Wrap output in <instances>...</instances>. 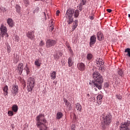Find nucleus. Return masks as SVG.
Segmentation results:
<instances>
[{"label": "nucleus", "mask_w": 130, "mask_h": 130, "mask_svg": "<svg viewBox=\"0 0 130 130\" xmlns=\"http://www.w3.org/2000/svg\"><path fill=\"white\" fill-rule=\"evenodd\" d=\"M89 84L91 85V82H90Z\"/></svg>", "instance_id": "nucleus-58"}, {"label": "nucleus", "mask_w": 130, "mask_h": 130, "mask_svg": "<svg viewBox=\"0 0 130 130\" xmlns=\"http://www.w3.org/2000/svg\"><path fill=\"white\" fill-rule=\"evenodd\" d=\"M54 57H55V58H58V55H57L56 54H55L54 55Z\"/></svg>", "instance_id": "nucleus-48"}, {"label": "nucleus", "mask_w": 130, "mask_h": 130, "mask_svg": "<svg viewBox=\"0 0 130 130\" xmlns=\"http://www.w3.org/2000/svg\"><path fill=\"white\" fill-rule=\"evenodd\" d=\"M7 48L8 53H10V52H11V46H10V45H7Z\"/></svg>", "instance_id": "nucleus-39"}, {"label": "nucleus", "mask_w": 130, "mask_h": 130, "mask_svg": "<svg viewBox=\"0 0 130 130\" xmlns=\"http://www.w3.org/2000/svg\"><path fill=\"white\" fill-rule=\"evenodd\" d=\"M71 129L72 130H75L76 129L75 125L73 124L71 126Z\"/></svg>", "instance_id": "nucleus-45"}, {"label": "nucleus", "mask_w": 130, "mask_h": 130, "mask_svg": "<svg viewBox=\"0 0 130 130\" xmlns=\"http://www.w3.org/2000/svg\"><path fill=\"white\" fill-rule=\"evenodd\" d=\"M53 29H54V28H53V27H52L51 26H50V30L51 31H53Z\"/></svg>", "instance_id": "nucleus-50"}, {"label": "nucleus", "mask_w": 130, "mask_h": 130, "mask_svg": "<svg viewBox=\"0 0 130 130\" xmlns=\"http://www.w3.org/2000/svg\"><path fill=\"white\" fill-rule=\"evenodd\" d=\"M52 22H53V21H51V23H52Z\"/></svg>", "instance_id": "nucleus-60"}, {"label": "nucleus", "mask_w": 130, "mask_h": 130, "mask_svg": "<svg viewBox=\"0 0 130 130\" xmlns=\"http://www.w3.org/2000/svg\"><path fill=\"white\" fill-rule=\"evenodd\" d=\"M35 86V80L34 78L30 77L27 80V89L28 92H32L34 86Z\"/></svg>", "instance_id": "nucleus-5"}, {"label": "nucleus", "mask_w": 130, "mask_h": 130, "mask_svg": "<svg viewBox=\"0 0 130 130\" xmlns=\"http://www.w3.org/2000/svg\"><path fill=\"white\" fill-rule=\"evenodd\" d=\"M68 64L70 68L72 67L73 64H74V58H73V57H70L68 58Z\"/></svg>", "instance_id": "nucleus-17"}, {"label": "nucleus", "mask_w": 130, "mask_h": 130, "mask_svg": "<svg viewBox=\"0 0 130 130\" xmlns=\"http://www.w3.org/2000/svg\"><path fill=\"white\" fill-rule=\"evenodd\" d=\"M75 14V11L73 10L69 9L66 14V17L67 19V22L70 25L74 22V18L73 16Z\"/></svg>", "instance_id": "nucleus-4"}, {"label": "nucleus", "mask_w": 130, "mask_h": 130, "mask_svg": "<svg viewBox=\"0 0 130 130\" xmlns=\"http://www.w3.org/2000/svg\"><path fill=\"white\" fill-rule=\"evenodd\" d=\"M118 74L119 76H120V77L123 76V72L121 70L118 71Z\"/></svg>", "instance_id": "nucleus-30"}, {"label": "nucleus", "mask_w": 130, "mask_h": 130, "mask_svg": "<svg viewBox=\"0 0 130 130\" xmlns=\"http://www.w3.org/2000/svg\"><path fill=\"white\" fill-rule=\"evenodd\" d=\"M12 110L14 112H18V106L17 105H14L12 106Z\"/></svg>", "instance_id": "nucleus-25"}, {"label": "nucleus", "mask_w": 130, "mask_h": 130, "mask_svg": "<svg viewBox=\"0 0 130 130\" xmlns=\"http://www.w3.org/2000/svg\"><path fill=\"white\" fill-rule=\"evenodd\" d=\"M23 3L27 6L29 5V0H23Z\"/></svg>", "instance_id": "nucleus-37"}, {"label": "nucleus", "mask_w": 130, "mask_h": 130, "mask_svg": "<svg viewBox=\"0 0 130 130\" xmlns=\"http://www.w3.org/2000/svg\"><path fill=\"white\" fill-rule=\"evenodd\" d=\"M93 57V55L91 53H88L87 55V59H88V60H90L91 59H92Z\"/></svg>", "instance_id": "nucleus-27"}, {"label": "nucleus", "mask_w": 130, "mask_h": 130, "mask_svg": "<svg viewBox=\"0 0 130 130\" xmlns=\"http://www.w3.org/2000/svg\"><path fill=\"white\" fill-rule=\"evenodd\" d=\"M15 8L16 9L17 13H18V14H20V13H21V7H20V6L17 5L16 6Z\"/></svg>", "instance_id": "nucleus-26"}, {"label": "nucleus", "mask_w": 130, "mask_h": 130, "mask_svg": "<svg viewBox=\"0 0 130 130\" xmlns=\"http://www.w3.org/2000/svg\"><path fill=\"white\" fill-rule=\"evenodd\" d=\"M25 71H26V75H28L30 74V69L28 68V65L26 64L25 68H24Z\"/></svg>", "instance_id": "nucleus-24"}, {"label": "nucleus", "mask_w": 130, "mask_h": 130, "mask_svg": "<svg viewBox=\"0 0 130 130\" xmlns=\"http://www.w3.org/2000/svg\"><path fill=\"white\" fill-rule=\"evenodd\" d=\"M100 71H101V72H105V68L103 67V65H102L99 68Z\"/></svg>", "instance_id": "nucleus-32"}, {"label": "nucleus", "mask_w": 130, "mask_h": 130, "mask_svg": "<svg viewBox=\"0 0 130 130\" xmlns=\"http://www.w3.org/2000/svg\"><path fill=\"white\" fill-rule=\"evenodd\" d=\"M87 97H90V94L89 93L87 94Z\"/></svg>", "instance_id": "nucleus-54"}, {"label": "nucleus", "mask_w": 130, "mask_h": 130, "mask_svg": "<svg viewBox=\"0 0 130 130\" xmlns=\"http://www.w3.org/2000/svg\"><path fill=\"white\" fill-rule=\"evenodd\" d=\"M56 44V41L52 39H48L46 42V47L47 48H51Z\"/></svg>", "instance_id": "nucleus-6"}, {"label": "nucleus", "mask_w": 130, "mask_h": 130, "mask_svg": "<svg viewBox=\"0 0 130 130\" xmlns=\"http://www.w3.org/2000/svg\"><path fill=\"white\" fill-rule=\"evenodd\" d=\"M50 77L52 80H55L56 78V72H55V71H53L50 74Z\"/></svg>", "instance_id": "nucleus-19"}, {"label": "nucleus", "mask_w": 130, "mask_h": 130, "mask_svg": "<svg viewBox=\"0 0 130 130\" xmlns=\"http://www.w3.org/2000/svg\"><path fill=\"white\" fill-rule=\"evenodd\" d=\"M16 56H18V55H16Z\"/></svg>", "instance_id": "nucleus-61"}, {"label": "nucleus", "mask_w": 130, "mask_h": 130, "mask_svg": "<svg viewBox=\"0 0 130 130\" xmlns=\"http://www.w3.org/2000/svg\"><path fill=\"white\" fill-rule=\"evenodd\" d=\"M96 36L99 41H102V40H103L104 39V37H103V34H102V32L100 31L97 33Z\"/></svg>", "instance_id": "nucleus-14"}, {"label": "nucleus", "mask_w": 130, "mask_h": 130, "mask_svg": "<svg viewBox=\"0 0 130 130\" xmlns=\"http://www.w3.org/2000/svg\"><path fill=\"white\" fill-rule=\"evenodd\" d=\"M128 18H129V17H130V14H128Z\"/></svg>", "instance_id": "nucleus-56"}, {"label": "nucleus", "mask_w": 130, "mask_h": 130, "mask_svg": "<svg viewBox=\"0 0 130 130\" xmlns=\"http://www.w3.org/2000/svg\"><path fill=\"white\" fill-rule=\"evenodd\" d=\"M43 14L45 16V19L46 20L47 18H46V14H45V12H43Z\"/></svg>", "instance_id": "nucleus-53"}, {"label": "nucleus", "mask_w": 130, "mask_h": 130, "mask_svg": "<svg viewBox=\"0 0 130 130\" xmlns=\"http://www.w3.org/2000/svg\"><path fill=\"white\" fill-rule=\"evenodd\" d=\"M75 106L77 110L81 112V111L82 110V106H81V104H80L79 103H77L76 104Z\"/></svg>", "instance_id": "nucleus-22"}, {"label": "nucleus", "mask_w": 130, "mask_h": 130, "mask_svg": "<svg viewBox=\"0 0 130 130\" xmlns=\"http://www.w3.org/2000/svg\"><path fill=\"white\" fill-rule=\"evenodd\" d=\"M26 36L28 38L30 39V40H34V39L35 38V35H34V32L33 31H28L26 34Z\"/></svg>", "instance_id": "nucleus-10"}, {"label": "nucleus", "mask_w": 130, "mask_h": 130, "mask_svg": "<svg viewBox=\"0 0 130 130\" xmlns=\"http://www.w3.org/2000/svg\"><path fill=\"white\" fill-rule=\"evenodd\" d=\"M9 90L8 88V85H6L3 88V91L4 92V95L5 96H7L8 94H9V92H8V90Z\"/></svg>", "instance_id": "nucleus-20"}, {"label": "nucleus", "mask_w": 130, "mask_h": 130, "mask_svg": "<svg viewBox=\"0 0 130 130\" xmlns=\"http://www.w3.org/2000/svg\"><path fill=\"white\" fill-rule=\"evenodd\" d=\"M63 115L62 114V113H61V112H58L56 114V119H60V118H61V117H62Z\"/></svg>", "instance_id": "nucleus-23"}, {"label": "nucleus", "mask_w": 130, "mask_h": 130, "mask_svg": "<svg viewBox=\"0 0 130 130\" xmlns=\"http://www.w3.org/2000/svg\"><path fill=\"white\" fill-rule=\"evenodd\" d=\"M36 120L37 126L40 130H47V126L46 124L47 123V120L45 119L44 114H40L37 116Z\"/></svg>", "instance_id": "nucleus-2"}, {"label": "nucleus", "mask_w": 130, "mask_h": 130, "mask_svg": "<svg viewBox=\"0 0 130 130\" xmlns=\"http://www.w3.org/2000/svg\"><path fill=\"white\" fill-rule=\"evenodd\" d=\"M107 11L108 13H111V12H112L111 9H107Z\"/></svg>", "instance_id": "nucleus-49"}, {"label": "nucleus", "mask_w": 130, "mask_h": 130, "mask_svg": "<svg viewBox=\"0 0 130 130\" xmlns=\"http://www.w3.org/2000/svg\"><path fill=\"white\" fill-rule=\"evenodd\" d=\"M35 65L36 67H40L41 66V61L40 59H36L35 61Z\"/></svg>", "instance_id": "nucleus-18"}, {"label": "nucleus", "mask_w": 130, "mask_h": 130, "mask_svg": "<svg viewBox=\"0 0 130 130\" xmlns=\"http://www.w3.org/2000/svg\"><path fill=\"white\" fill-rule=\"evenodd\" d=\"M96 64H98V66L101 67V66H103L104 64V61H103V60L100 58H98L96 59Z\"/></svg>", "instance_id": "nucleus-15"}, {"label": "nucleus", "mask_w": 130, "mask_h": 130, "mask_svg": "<svg viewBox=\"0 0 130 130\" xmlns=\"http://www.w3.org/2000/svg\"><path fill=\"white\" fill-rule=\"evenodd\" d=\"M95 42H96V36L95 35H93L90 37L89 45H93V44H95Z\"/></svg>", "instance_id": "nucleus-12"}, {"label": "nucleus", "mask_w": 130, "mask_h": 130, "mask_svg": "<svg viewBox=\"0 0 130 130\" xmlns=\"http://www.w3.org/2000/svg\"><path fill=\"white\" fill-rule=\"evenodd\" d=\"M14 60H15V61L16 62H17L18 61H19V59H16V57L14 58Z\"/></svg>", "instance_id": "nucleus-51"}, {"label": "nucleus", "mask_w": 130, "mask_h": 130, "mask_svg": "<svg viewBox=\"0 0 130 130\" xmlns=\"http://www.w3.org/2000/svg\"><path fill=\"white\" fill-rule=\"evenodd\" d=\"M116 97L119 100H121L122 96L120 95V94H116Z\"/></svg>", "instance_id": "nucleus-38"}, {"label": "nucleus", "mask_w": 130, "mask_h": 130, "mask_svg": "<svg viewBox=\"0 0 130 130\" xmlns=\"http://www.w3.org/2000/svg\"><path fill=\"white\" fill-rule=\"evenodd\" d=\"M0 31H1V34L3 37L7 34V27L4 25V24H2L0 27Z\"/></svg>", "instance_id": "nucleus-8"}, {"label": "nucleus", "mask_w": 130, "mask_h": 130, "mask_svg": "<svg viewBox=\"0 0 130 130\" xmlns=\"http://www.w3.org/2000/svg\"><path fill=\"white\" fill-rule=\"evenodd\" d=\"M82 7H83L82 6L79 5V11H80V12H81V11H82V10L83 9Z\"/></svg>", "instance_id": "nucleus-46"}, {"label": "nucleus", "mask_w": 130, "mask_h": 130, "mask_svg": "<svg viewBox=\"0 0 130 130\" xmlns=\"http://www.w3.org/2000/svg\"><path fill=\"white\" fill-rule=\"evenodd\" d=\"M24 64L23 63H19L17 66V70L19 71V75H22V73H23Z\"/></svg>", "instance_id": "nucleus-11"}, {"label": "nucleus", "mask_w": 130, "mask_h": 130, "mask_svg": "<svg viewBox=\"0 0 130 130\" xmlns=\"http://www.w3.org/2000/svg\"><path fill=\"white\" fill-rule=\"evenodd\" d=\"M63 101L65 102V105L66 106H70V102L68 101V100L66 99H63Z\"/></svg>", "instance_id": "nucleus-31"}, {"label": "nucleus", "mask_w": 130, "mask_h": 130, "mask_svg": "<svg viewBox=\"0 0 130 130\" xmlns=\"http://www.w3.org/2000/svg\"><path fill=\"white\" fill-rule=\"evenodd\" d=\"M19 92V87L18 85L14 84L12 88V93L13 94V96H16L17 93Z\"/></svg>", "instance_id": "nucleus-9"}, {"label": "nucleus", "mask_w": 130, "mask_h": 130, "mask_svg": "<svg viewBox=\"0 0 130 130\" xmlns=\"http://www.w3.org/2000/svg\"><path fill=\"white\" fill-rule=\"evenodd\" d=\"M89 18H90V20H93V19H94V17L92 16H89Z\"/></svg>", "instance_id": "nucleus-52"}, {"label": "nucleus", "mask_w": 130, "mask_h": 130, "mask_svg": "<svg viewBox=\"0 0 130 130\" xmlns=\"http://www.w3.org/2000/svg\"><path fill=\"white\" fill-rule=\"evenodd\" d=\"M73 25L76 26V27H78V20H75L73 23Z\"/></svg>", "instance_id": "nucleus-41"}, {"label": "nucleus", "mask_w": 130, "mask_h": 130, "mask_svg": "<svg viewBox=\"0 0 130 130\" xmlns=\"http://www.w3.org/2000/svg\"><path fill=\"white\" fill-rule=\"evenodd\" d=\"M77 28V25H73L72 27V31H75Z\"/></svg>", "instance_id": "nucleus-44"}, {"label": "nucleus", "mask_w": 130, "mask_h": 130, "mask_svg": "<svg viewBox=\"0 0 130 130\" xmlns=\"http://www.w3.org/2000/svg\"><path fill=\"white\" fill-rule=\"evenodd\" d=\"M35 1H39V0H35Z\"/></svg>", "instance_id": "nucleus-59"}, {"label": "nucleus", "mask_w": 130, "mask_h": 130, "mask_svg": "<svg viewBox=\"0 0 130 130\" xmlns=\"http://www.w3.org/2000/svg\"><path fill=\"white\" fill-rule=\"evenodd\" d=\"M6 37H9V35H8V34H6Z\"/></svg>", "instance_id": "nucleus-55"}, {"label": "nucleus", "mask_w": 130, "mask_h": 130, "mask_svg": "<svg viewBox=\"0 0 130 130\" xmlns=\"http://www.w3.org/2000/svg\"><path fill=\"white\" fill-rule=\"evenodd\" d=\"M74 17H75V18H78V17H79V10H76L75 11V12H74Z\"/></svg>", "instance_id": "nucleus-28"}, {"label": "nucleus", "mask_w": 130, "mask_h": 130, "mask_svg": "<svg viewBox=\"0 0 130 130\" xmlns=\"http://www.w3.org/2000/svg\"><path fill=\"white\" fill-rule=\"evenodd\" d=\"M95 89V91H97V89L96 88H94Z\"/></svg>", "instance_id": "nucleus-57"}, {"label": "nucleus", "mask_w": 130, "mask_h": 130, "mask_svg": "<svg viewBox=\"0 0 130 130\" xmlns=\"http://www.w3.org/2000/svg\"><path fill=\"white\" fill-rule=\"evenodd\" d=\"M85 5H86V0H82L80 2V5L83 6Z\"/></svg>", "instance_id": "nucleus-35"}, {"label": "nucleus", "mask_w": 130, "mask_h": 130, "mask_svg": "<svg viewBox=\"0 0 130 130\" xmlns=\"http://www.w3.org/2000/svg\"><path fill=\"white\" fill-rule=\"evenodd\" d=\"M104 86H105V88H108L109 87V84L106 82L105 83Z\"/></svg>", "instance_id": "nucleus-42"}, {"label": "nucleus", "mask_w": 130, "mask_h": 130, "mask_svg": "<svg viewBox=\"0 0 130 130\" xmlns=\"http://www.w3.org/2000/svg\"><path fill=\"white\" fill-rule=\"evenodd\" d=\"M125 52H127V55L130 57V48H127L125 50Z\"/></svg>", "instance_id": "nucleus-29"}, {"label": "nucleus", "mask_w": 130, "mask_h": 130, "mask_svg": "<svg viewBox=\"0 0 130 130\" xmlns=\"http://www.w3.org/2000/svg\"><path fill=\"white\" fill-rule=\"evenodd\" d=\"M15 39V41H17V42H19L20 41V38H19V36H16Z\"/></svg>", "instance_id": "nucleus-40"}, {"label": "nucleus", "mask_w": 130, "mask_h": 130, "mask_svg": "<svg viewBox=\"0 0 130 130\" xmlns=\"http://www.w3.org/2000/svg\"><path fill=\"white\" fill-rule=\"evenodd\" d=\"M59 13H60V12L59 11V10H57L56 12V14L57 16H59Z\"/></svg>", "instance_id": "nucleus-47"}, {"label": "nucleus", "mask_w": 130, "mask_h": 130, "mask_svg": "<svg viewBox=\"0 0 130 130\" xmlns=\"http://www.w3.org/2000/svg\"><path fill=\"white\" fill-rule=\"evenodd\" d=\"M130 125V121L127 120L126 122L124 123H122L120 126V130H129V126Z\"/></svg>", "instance_id": "nucleus-7"}, {"label": "nucleus", "mask_w": 130, "mask_h": 130, "mask_svg": "<svg viewBox=\"0 0 130 130\" xmlns=\"http://www.w3.org/2000/svg\"><path fill=\"white\" fill-rule=\"evenodd\" d=\"M39 45L40 46H43V45H44V42H43V41H41L40 42Z\"/></svg>", "instance_id": "nucleus-43"}, {"label": "nucleus", "mask_w": 130, "mask_h": 130, "mask_svg": "<svg viewBox=\"0 0 130 130\" xmlns=\"http://www.w3.org/2000/svg\"><path fill=\"white\" fill-rule=\"evenodd\" d=\"M77 67L79 71H85V64L83 63H79Z\"/></svg>", "instance_id": "nucleus-13"}, {"label": "nucleus", "mask_w": 130, "mask_h": 130, "mask_svg": "<svg viewBox=\"0 0 130 130\" xmlns=\"http://www.w3.org/2000/svg\"><path fill=\"white\" fill-rule=\"evenodd\" d=\"M39 12V7H36L35 10L33 11V14H35V13H38Z\"/></svg>", "instance_id": "nucleus-36"}, {"label": "nucleus", "mask_w": 130, "mask_h": 130, "mask_svg": "<svg viewBox=\"0 0 130 130\" xmlns=\"http://www.w3.org/2000/svg\"><path fill=\"white\" fill-rule=\"evenodd\" d=\"M112 119V116L110 114H108L106 116H103V120L101 124L103 129H106V128L110 125Z\"/></svg>", "instance_id": "nucleus-3"}, {"label": "nucleus", "mask_w": 130, "mask_h": 130, "mask_svg": "<svg viewBox=\"0 0 130 130\" xmlns=\"http://www.w3.org/2000/svg\"><path fill=\"white\" fill-rule=\"evenodd\" d=\"M8 114L9 116H13V115H14V112L13 111H9L8 112Z\"/></svg>", "instance_id": "nucleus-34"}, {"label": "nucleus", "mask_w": 130, "mask_h": 130, "mask_svg": "<svg viewBox=\"0 0 130 130\" xmlns=\"http://www.w3.org/2000/svg\"><path fill=\"white\" fill-rule=\"evenodd\" d=\"M0 10L1 11V12H3V13L7 12V9L2 6L0 7Z\"/></svg>", "instance_id": "nucleus-33"}, {"label": "nucleus", "mask_w": 130, "mask_h": 130, "mask_svg": "<svg viewBox=\"0 0 130 130\" xmlns=\"http://www.w3.org/2000/svg\"><path fill=\"white\" fill-rule=\"evenodd\" d=\"M7 23L10 28L14 27V21L11 18H8L7 20Z\"/></svg>", "instance_id": "nucleus-16"}, {"label": "nucleus", "mask_w": 130, "mask_h": 130, "mask_svg": "<svg viewBox=\"0 0 130 130\" xmlns=\"http://www.w3.org/2000/svg\"><path fill=\"white\" fill-rule=\"evenodd\" d=\"M103 98V96L102 95L98 94L96 97L98 102H99V103H101Z\"/></svg>", "instance_id": "nucleus-21"}, {"label": "nucleus", "mask_w": 130, "mask_h": 130, "mask_svg": "<svg viewBox=\"0 0 130 130\" xmlns=\"http://www.w3.org/2000/svg\"><path fill=\"white\" fill-rule=\"evenodd\" d=\"M93 80L92 84L94 88H97L99 90L102 89V83L104 82L103 76L97 71L92 74Z\"/></svg>", "instance_id": "nucleus-1"}]
</instances>
